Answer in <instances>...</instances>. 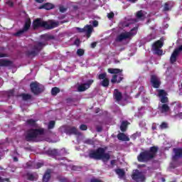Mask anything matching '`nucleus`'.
I'll return each instance as SVG.
<instances>
[{
	"mask_svg": "<svg viewBox=\"0 0 182 182\" xmlns=\"http://www.w3.org/2000/svg\"><path fill=\"white\" fill-rule=\"evenodd\" d=\"M41 39H44L45 41L36 42L32 47V50H28L27 51H26L25 53L27 58H35L36 56H38V55L41 53V51L43 50V48H45V46H47L48 41H50V39H53V37L48 34L41 35Z\"/></svg>",
	"mask_w": 182,
	"mask_h": 182,
	"instance_id": "nucleus-1",
	"label": "nucleus"
},
{
	"mask_svg": "<svg viewBox=\"0 0 182 182\" xmlns=\"http://www.w3.org/2000/svg\"><path fill=\"white\" fill-rule=\"evenodd\" d=\"M159 146H151L149 150H144L137 156V160L139 163H149L157 156Z\"/></svg>",
	"mask_w": 182,
	"mask_h": 182,
	"instance_id": "nucleus-2",
	"label": "nucleus"
},
{
	"mask_svg": "<svg viewBox=\"0 0 182 182\" xmlns=\"http://www.w3.org/2000/svg\"><path fill=\"white\" fill-rule=\"evenodd\" d=\"M58 26H59V21H53L52 20L46 21L39 18L33 21V29L34 30L42 28L43 29L50 31V29L58 28Z\"/></svg>",
	"mask_w": 182,
	"mask_h": 182,
	"instance_id": "nucleus-3",
	"label": "nucleus"
},
{
	"mask_svg": "<svg viewBox=\"0 0 182 182\" xmlns=\"http://www.w3.org/2000/svg\"><path fill=\"white\" fill-rule=\"evenodd\" d=\"M88 156L93 160H102L104 162L110 160V154L106 153V149L102 147L90 151Z\"/></svg>",
	"mask_w": 182,
	"mask_h": 182,
	"instance_id": "nucleus-4",
	"label": "nucleus"
},
{
	"mask_svg": "<svg viewBox=\"0 0 182 182\" xmlns=\"http://www.w3.org/2000/svg\"><path fill=\"white\" fill-rule=\"evenodd\" d=\"M45 134V129L39 128V129H30L27 130L26 134V141H33V142H38V136H43Z\"/></svg>",
	"mask_w": 182,
	"mask_h": 182,
	"instance_id": "nucleus-5",
	"label": "nucleus"
},
{
	"mask_svg": "<svg viewBox=\"0 0 182 182\" xmlns=\"http://www.w3.org/2000/svg\"><path fill=\"white\" fill-rule=\"evenodd\" d=\"M137 29H139V27L136 26L131 29V31L129 32L120 33L117 36L116 41L122 42V41L126 39H130L131 36H134V35L137 33Z\"/></svg>",
	"mask_w": 182,
	"mask_h": 182,
	"instance_id": "nucleus-6",
	"label": "nucleus"
},
{
	"mask_svg": "<svg viewBox=\"0 0 182 182\" xmlns=\"http://www.w3.org/2000/svg\"><path fill=\"white\" fill-rule=\"evenodd\" d=\"M132 178L136 182H146V176L143 172L136 169L132 174Z\"/></svg>",
	"mask_w": 182,
	"mask_h": 182,
	"instance_id": "nucleus-7",
	"label": "nucleus"
},
{
	"mask_svg": "<svg viewBox=\"0 0 182 182\" xmlns=\"http://www.w3.org/2000/svg\"><path fill=\"white\" fill-rule=\"evenodd\" d=\"M31 25H32V21H31V18H27L24 23L23 28L17 31L14 34L15 36H21L23 35L25 32H28V29L31 28Z\"/></svg>",
	"mask_w": 182,
	"mask_h": 182,
	"instance_id": "nucleus-8",
	"label": "nucleus"
},
{
	"mask_svg": "<svg viewBox=\"0 0 182 182\" xmlns=\"http://www.w3.org/2000/svg\"><path fill=\"white\" fill-rule=\"evenodd\" d=\"M30 89L33 95H41L43 92V88L41 87V84L38 82H33L30 84Z\"/></svg>",
	"mask_w": 182,
	"mask_h": 182,
	"instance_id": "nucleus-9",
	"label": "nucleus"
},
{
	"mask_svg": "<svg viewBox=\"0 0 182 182\" xmlns=\"http://www.w3.org/2000/svg\"><path fill=\"white\" fill-rule=\"evenodd\" d=\"M99 80H102L100 83L102 87H109L110 80L107 78V73H103L98 75Z\"/></svg>",
	"mask_w": 182,
	"mask_h": 182,
	"instance_id": "nucleus-10",
	"label": "nucleus"
},
{
	"mask_svg": "<svg viewBox=\"0 0 182 182\" xmlns=\"http://www.w3.org/2000/svg\"><path fill=\"white\" fill-rule=\"evenodd\" d=\"M151 85L154 89H159L160 86H161V81L160 80V78L157 77L156 75H151Z\"/></svg>",
	"mask_w": 182,
	"mask_h": 182,
	"instance_id": "nucleus-11",
	"label": "nucleus"
},
{
	"mask_svg": "<svg viewBox=\"0 0 182 182\" xmlns=\"http://www.w3.org/2000/svg\"><path fill=\"white\" fill-rule=\"evenodd\" d=\"M157 92L161 103H168V97H167L168 94H167V92L164 90H157Z\"/></svg>",
	"mask_w": 182,
	"mask_h": 182,
	"instance_id": "nucleus-12",
	"label": "nucleus"
},
{
	"mask_svg": "<svg viewBox=\"0 0 182 182\" xmlns=\"http://www.w3.org/2000/svg\"><path fill=\"white\" fill-rule=\"evenodd\" d=\"M93 82H95V80H89L87 81V82L79 85L77 87L78 92H85V90H87V89L92 86Z\"/></svg>",
	"mask_w": 182,
	"mask_h": 182,
	"instance_id": "nucleus-13",
	"label": "nucleus"
},
{
	"mask_svg": "<svg viewBox=\"0 0 182 182\" xmlns=\"http://www.w3.org/2000/svg\"><path fill=\"white\" fill-rule=\"evenodd\" d=\"M113 96L116 102H122V100L123 99V94H122V92L117 89L114 90Z\"/></svg>",
	"mask_w": 182,
	"mask_h": 182,
	"instance_id": "nucleus-14",
	"label": "nucleus"
},
{
	"mask_svg": "<svg viewBox=\"0 0 182 182\" xmlns=\"http://www.w3.org/2000/svg\"><path fill=\"white\" fill-rule=\"evenodd\" d=\"M180 55V51L178 50L177 48H176L173 52L172 53L171 58H170V62L171 63H175V62H177V56Z\"/></svg>",
	"mask_w": 182,
	"mask_h": 182,
	"instance_id": "nucleus-15",
	"label": "nucleus"
},
{
	"mask_svg": "<svg viewBox=\"0 0 182 182\" xmlns=\"http://www.w3.org/2000/svg\"><path fill=\"white\" fill-rule=\"evenodd\" d=\"M14 65V62L12 60L1 59L0 60V66L8 68L9 66H12Z\"/></svg>",
	"mask_w": 182,
	"mask_h": 182,
	"instance_id": "nucleus-16",
	"label": "nucleus"
},
{
	"mask_svg": "<svg viewBox=\"0 0 182 182\" xmlns=\"http://www.w3.org/2000/svg\"><path fill=\"white\" fill-rule=\"evenodd\" d=\"M123 79H124V77H123V74H120L118 80L117 75L115 74L112 75V77L111 79V83H112V85H114V83H120L122 80H123Z\"/></svg>",
	"mask_w": 182,
	"mask_h": 182,
	"instance_id": "nucleus-17",
	"label": "nucleus"
},
{
	"mask_svg": "<svg viewBox=\"0 0 182 182\" xmlns=\"http://www.w3.org/2000/svg\"><path fill=\"white\" fill-rule=\"evenodd\" d=\"M117 137L121 141H130V138L123 132H119Z\"/></svg>",
	"mask_w": 182,
	"mask_h": 182,
	"instance_id": "nucleus-18",
	"label": "nucleus"
},
{
	"mask_svg": "<svg viewBox=\"0 0 182 182\" xmlns=\"http://www.w3.org/2000/svg\"><path fill=\"white\" fill-rule=\"evenodd\" d=\"M66 134H69L70 136L72 134H79V131L75 127L67 128L65 130Z\"/></svg>",
	"mask_w": 182,
	"mask_h": 182,
	"instance_id": "nucleus-19",
	"label": "nucleus"
},
{
	"mask_svg": "<svg viewBox=\"0 0 182 182\" xmlns=\"http://www.w3.org/2000/svg\"><path fill=\"white\" fill-rule=\"evenodd\" d=\"M55 8V5L51 3H46L38 7V9H46V11H50V9H53Z\"/></svg>",
	"mask_w": 182,
	"mask_h": 182,
	"instance_id": "nucleus-20",
	"label": "nucleus"
},
{
	"mask_svg": "<svg viewBox=\"0 0 182 182\" xmlns=\"http://www.w3.org/2000/svg\"><path fill=\"white\" fill-rule=\"evenodd\" d=\"M161 113H167L170 112V107L167 104H163L161 107H158Z\"/></svg>",
	"mask_w": 182,
	"mask_h": 182,
	"instance_id": "nucleus-21",
	"label": "nucleus"
},
{
	"mask_svg": "<svg viewBox=\"0 0 182 182\" xmlns=\"http://www.w3.org/2000/svg\"><path fill=\"white\" fill-rule=\"evenodd\" d=\"M48 156H51V157H55L56 156H60L59 151L58 149H49L46 151Z\"/></svg>",
	"mask_w": 182,
	"mask_h": 182,
	"instance_id": "nucleus-22",
	"label": "nucleus"
},
{
	"mask_svg": "<svg viewBox=\"0 0 182 182\" xmlns=\"http://www.w3.org/2000/svg\"><path fill=\"white\" fill-rule=\"evenodd\" d=\"M51 171L50 169L47 170L43 176V182H49V181L50 180V177H51Z\"/></svg>",
	"mask_w": 182,
	"mask_h": 182,
	"instance_id": "nucleus-23",
	"label": "nucleus"
},
{
	"mask_svg": "<svg viewBox=\"0 0 182 182\" xmlns=\"http://www.w3.org/2000/svg\"><path fill=\"white\" fill-rule=\"evenodd\" d=\"M175 156H173V160H176L177 157H182V148L173 149Z\"/></svg>",
	"mask_w": 182,
	"mask_h": 182,
	"instance_id": "nucleus-24",
	"label": "nucleus"
},
{
	"mask_svg": "<svg viewBox=\"0 0 182 182\" xmlns=\"http://www.w3.org/2000/svg\"><path fill=\"white\" fill-rule=\"evenodd\" d=\"M163 48V41L161 40H158L152 45V50L153 49H161Z\"/></svg>",
	"mask_w": 182,
	"mask_h": 182,
	"instance_id": "nucleus-25",
	"label": "nucleus"
},
{
	"mask_svg": "<svg viewBox=\"0 0 182 182\" xmlns=\"http://www.w3.org/2000/svg\"><path fill=\"white\" fill-rule=\"evenodd\" d=\"M115 173L119 176V178H124L126 176V172L122 168L115 169Z\"/></svg>",
	"mask_w": 182,
	"mask_h": 182,
	"instance_id": "nucleus-26",
	"label": "nucleus"
},
{
	"mask_svg": "<svg viewBox=\"0 0 182 182\" xmlns=\"http://www.w3.org/2000/svg\"><path fill=\"white\" fill-rule=\"evenodd\" d=\"M107 72L112 75H117L119 73H122L123 70H120L119 68H108Z\"/></svg>",
	"mask_w": 182,
	"mask_h": 182,
	"instance_id": "nucleus-27",
	"label": "nucleus"
},
{
	"mask_svg": "<svg viewBox=\"0 0 182 182\" xmlns=\"http://www.w3.org/2000/svg\"><path fill=\"white\" fill-rule=\"evenodd\" d=\"M129 125V122L127 121H123L120 126V130L122 132V133H124L126 130H127V126Z\"/></svg>",
	"mask_w": 182,
	"mask_h": 182,
	"instance_id": "nucleus-28",
	"label": "nucleus"
},
{
	"mask_svg": "<svg viewBox=\"0 0 182 182\" xmlns=\"http://www.w3.org/2000/svg\"><path fill=\"white\" fill-rule=\"evenodd\" d=\"M136 19H140V21H144V19L146 18V16H144L143 11L140 10L136 12Z\"/></svg>",
	"mask_w": 182,
	"mask_h": 182,
	"instance_id": "nucleus-29",
	"label": "nucleus"
},
{
	"mask_svg": "<svg viewBox=\"0 0 182 182\" xmlns=\"http://www.w3.org/2000/svg\"><path fill=\"white\" fill-rule=\"evenodd\" d=\"M26 124L28 126H31V127H38V124H36V120L33 119H27Z\"/></svg>",
	"mask_w": 182,
	"mask_h": 182,
	"instance_id": "nucleus-30",
	"label": "nucleus"
},
{
	"mask_svg": "<svg viewBox=\"0 0 182 182\" xmlns=\"http://www.w3.org/2000/svg\"><path fill=\"white\" fill-rule=\"evenodd\" d=\"M87 31L86 32V36L87 38H90V35H92V32H93V27H92L91 25H87Z\"/></svg>",
	"mask_w": 182,
	"mask_h": 182,
	"instance_id": "nucleus-31",
	"label": "nucleus"
},
{
	"mask_svg": "<svg viewBox=\"0 0 182 182\" xmlns=\"http://www.w3.org/2000/svg\"><path fill=\"white\" fill-rule=\"evenodd\" d=\"M20 96L24 101L31 100V99H32V95L30 94L22 93L20 95Z\"/></svg>",
	"mask_w": 182,
	"mask_h": 182,
	"instance_id": "nucleus-32",
	"label": "nucleus"
},
{
	"mask_svg": "<svg viewBox=\"0 0 182 182\" xmlns=\"http://www.w3.org/2000/svg\"><path fill=\"white\" fill-rule=\"evenodd\" d=\"M60 92V89H59V87H54L51 90V95L53 96H56V95H58V93H59Z\"/></svg>",
	"mask_w": 182,
	"mask_h": 182,
	"instance_id": "nucleus-33",
	"label": "nucleus"
},
{
	"mask_svg": "<svg viewBox=\"0 0 182 182\" xmlns=\"http://www.w3.org/2000/svg\"><path fill=\"white\" fill-rule=\"evenodd\" d=\"M26 177H27V180H28L29 181H33V180H35V176L33 175V173H27Z\"/></svg>",
	"mask_w": 182,
	"mask_h": 182,
	"instance_id": "nucleus-34",
	"label": "nucleus"
},
{
	"mask_svg": "<svg viewBox=\"0 0 182 182\" xmlns=\"http://www.w3.org/2000/svg\"><path fill=\"white\" fill-rule=\"evenodd\" d=\"M152 50H154L155 55H158V56H161V55H163V50H161L160 48L153 49Z\"/></svg>",
	"mask_w": 182,
	"mask_h": 182,
	"instance_id": "nucleus-35",
	"label": "nucleus"
},
{
	"mask_svg": "<svg viewBox=\"0 0 182 182\" xmlns=\"http://www.w3.org/2000/svg\"><path fill=\"white\" fill-rule=\"evenodd\" d=\"M77 31L80 33H83V32H86V31H87V25L85 26L83 28H77Z\"/></svg>",
	"mask_w": 182,
	"mask_h": 182,
	"instance_id": "nucleus-36",
	"label": "nucleus"
},
{
	"mask_svg": "<svg viewBox=\"0 0 182 182\" xmlns=\"http://www.w3.org/2000/svg\"><path fill=\"white\" fill-rule=\"evenodd\" d=\"M55 121H50V122L48 123V129H49L50 130L53 129V127H55Z\"/></svg>",
	"mask_w": 182,
	"mask_h": 182,
	"instance_id": "nucleus-37",
	"label": "nucleus"
},
{
	"mask_svg": "<svg viewBox=\"0 0 182 182\" xmlns=\"http://www.w3.org/2000/svg\"><path fill=\"white\" fill-rule=\"evenodd\" d=\"M77 55L78 56H83L85 55V50L80 48L77 50Z\"/></svg>",
	"mask_w": 182,
	"mask_h": 182,
	"instance_id": "nucleus-38",
	"label": "nucleus"
},
{
	"mask_svg": "<svg viewBox=\"0 0 182 182\" xmlns=\"http://www.w3.org/2000/svg\"><path fill=\"white\" fill-rule=\"evenodd\" d=\"M159 127L161 130H164V129H167V127H168V124H167L166 122H162Z\"/></svg>",
	"mask_w": 182,
	"mask_h": 182,
	"instance_id": "nucleus-39",
	"label": "nucleus"
},
{
	"mask_svg": "<svg viewBox=\"0 0 182 182\" xmlns=\"http://www.w3.org/2000/svg\"><path fill=\"white\" fill-rule=\"evenodd\" d=\"M59 11L61 12V14H65L66 11H68V7H65L63 6H60Z\"/></svg>",
	"mask_w": 182,
	"mask_h": 182,
	"instance_id": "nucleus-40",
	"label": "nucleus"
},
{
	"mask_svg": "<svg viewBox=\"0 0 182 182\" xmlns=\"http://www.w3.org/2000/svg\"><path fill=\"white\" fill-rule=\"evenodd\" d=\"M26 166H27V168H30V169L35 168V166H33V163L32 162H27Z\"/></svg>",
	"mask_w": 182,
	"mask_h": 182,
	"instance_id": "nucleus-41",
	"label": "nucleus"
},
{
	"mask_svg": "<svg viewBox=\"0 0 182 182\" xmlns=\"http://www.w3.org/2000/svg\"><path fill=\"white\" fill-rule=\"evenodd\" d=\"M164 11H165V12H167L168 11H170V6L168 5V3H165L164 4Z\"/></svg>",
	"mask_w": 182,
	"mask_h": 182,
	"instance_id": "nucleus-42",
	"label": "nucleus"
},
{
	"mask_svg": "<svg viewBox=\"0 0 182 182\" xmlns=\"http://www.w3.org/2000/svg\"><path fill=\"white\" fill-rule=\"evenodd\" d=\"M95 127L98 133L103 132V127H102V125H97Z\"/></svg>",
	"mask_w": 182,
	"mask_h": 182,
	"instance_id": "nucleus-43",
	"label": "nucleus"
},
{
	"mask_svg": "<svg viewBox=\"0 0 182 182\" xmlns=\"http://www.w3.org/2000/svg\"><path fill=\"white\" fill-rule=\"evenodd\" d=\"M80 129L82 130V131H86L87 130V125L86 124H81L80 126Z\"/></svg>",
	"mask_w": 182,
	"mask_h": 182,
	"instance_id": "nucleus-44",
	"label": "nucleus"
},
{
	"mask_svg": "<svg viewBox=\"0 0 182 182\" xmlns=\"http://www.w3.org/2000/svg\"><path fill=\"white\" fill-rule=\"evenodd\" d=\"M107 18L108 19H113V18H114V13L110 12L107 14Z\"/></svg>",
	"mask_w": 182,
	"mask_h": 182,
	"instance_id": "nucleus-45",
	"label": "nucleus"
},
{
	"mask_svg": "<svg viewBox=\"0 0 182 182\" xmlns=\"http://www.w3.org/2000/svg\"><path fill=\"white\" fill-rule=\"evenodd\" d=\"M6 4L9 5L10 6V8H13V6H14V1H12V0H9V1L6 2Z\"/></svg>",
	"mask_w": 182,
	"mask_h": 182,
	"instance_id": "nucleus-46",
	"label": "nucleus"
},
{
	"mask_svg": "<svg viewBox=\"0 0 182 182\" xmlns=\"http://www.w3.org/2000/svg\"><path fill=\"white\" fill-rule=\"evenodd\" d=\"M5 181H9V178H4L1 176H0V182H5Z\"/></svg>",
	"mask_w": 182,
	"mask_h": 182,
	"instance_id": "nucleus-47",
	"label": "nucleus"
},
{
	"mask_svg": "<svg viewBox=\"0 0 182 182\" xmlns=\"http://www.w3.org/2000/svg\"><path fill=\"white\" fill-rule=\"evenodd\" d=\"M99 26V21H97L96 20L92 21V26L96 27V26Z\"/></svg>",
	"mask_w": 182,
	"mask_h": 182,
	"instance_id": "nucleus-48",
	"label": "nucleus"
},
{
	"mask_svg": "<svg viewBox=\"0 0 182 182\" xmlns=\"http://www.w3.org/2000/svg\"><path fill=\"white\" fill-rule=\"evenodd\" d=\"M42 166H43V164L38 162L36 164V167H35V168H41Z\"/></svg>",
	"mask_w": 182,
	"mask_h": 182,
	"instance_id": "nucleus-49",
	"label": "nucleus"
},
{
	"mask_svg": "<svg viewBox=\"0 0 182 182\" xmlns=\"http://www.w3.org/2000/svg\"><path fill=\"white\" fill-rule=\"evenodd\" d=\"M59 180L61 182H68V178H61Z\"/></svg>",
	"mask_w": 182,
	"mask_h": 182,
	"instance_id": "nucleus-50",
	"label": "nucleus"
},
{
	"mask_svg": "<svg viewBox=\"0 0 182 182\" xmlns=\"http://www.w3.org/2000/svg\"><path fill=\"white\" fill-rule=\"evenodd\" d=\"M97 45V43L93 42V43H91V48H92V49H95V47Z\"/></svg>",
	"mask_w": 182,
	"mask_h": 182,
	"instance_id": "nucleus-51",
	"label": "nucleus"
},
{
	"mask_svg": "<svg viewBox=\"0 0 182 182\" xmlns=\"http://www.w3.org/2000/svg\"><path fill=\"white\" fill-rule=\"evenodd\" d=\"M6 57H8L7 54L0 53V58H6Z\"/></svg>",
	"mask_w": 182,
	"mask_h": 182,
	"instance_id": "nucleus-52",
	"label": "nucleus"
},
{
	"mask_svg": "<svg viewBox=\"0 0 182 182\" xmlns=\"http://www.w3.org/2000/svg\"><path fill=\"white\" fill-rule=\"evenodd\" d=\"M90 182H103V181H100L98 179H91Z\"/></svg>",
	"mask_w": 182,
	"mask_h": 182,
	"instance_id": "nucleus-53",
	"label": "nucleus"
},
{
	"mask_svg": "<svg viewBox=\"0 0 182 182\" xmlns=\"http://www.w3.org/2000/svg\"><path fill=\"white\" fill-rule=\"evenodd\" d=\"M132 139H133L134 140H136V139L137 138V134H134L132 135Z\"/></svg>",
	"mask_w": 182,
	"mask_h": 182,
	"instance_id": "nucleus-54",
	"label": "nucleus"
},
{
	"mask_svg": "<svg viewBox=\"0 0 182 182\" xmlns=\"http://www.w3.org/2000/svg\"><path fill=\"white\" fill-rule=\"evenodd\" d=\"M86 144H92V140L91 139H87L85 140Z\"/></svg>",
	"mask_w": 182,
	"mask_h": 182,
	"instance_id": "nucleus-55",
	"label": "nucleus"
},
{
	"mask_svg": "<svg viewBox=\"0 0 182 182\" xmlns=\"http://www.w3.org/2000/svg\"><path fill=\"white\" fill-rule=\"evenodd\" d=\"M110 164H111V166H114L116 164V160H114V159L112 160Z\"/></svg>",
	"mask_w": 182,
	"mask_h": 182,
	"instance_id": "nucleus-56",
	"label": "nucleus"
},
{
	"mask_svg": "<svg viewBox=\"0 0 182 182\" xmlns=\"http://www.w3.org/2000/svg\"><path fill=\"white\" fill-rule=\"evenodd\" d=\"M65 18H66V15L63 14L59 17V19H65Z\"/></svg>",
	"mask_w": 182,
	"mask_h": 182,
	"instance_id": "nucleus-57",
	"label": "nucleus"
},
{
	"mask_svg": "<svg viewBox=\"0 0 182 182\" xmlns=\"http://www.w3.org/2000/svg\"><path fill=\"white\" fill-rule=\"evenodd\" d=\"M35 1L36 2H38V4H42L45 0H35Z\"/></svg>",
	"mask_w": 182,
	"mask_h": 182,
	"instance_id": "nucleus-58",
	"label": "nucleus"
},
{
	"mask_svg": "<svg viewBox=\"0 0 182 182\" xmlns=\"http://www.w3.org/2000/svg\"><path fill=\"white\" fill-rule=\"evenodd\" d=\"M178 117L179 119H182V112L178 114Z\"/></svg>",
	"mask_w": 182,
	"mask_h": 182,
	"instance_id": "nucleus-59",
	"label": "nucleus"
},
{
	"mask_svg": "<svg viewBox=\"0 0 182 182\" xmlns=\"http://www.w3.org/2000/svg\"><path fill=\"white\" fill-rule=\"evenodd\" d=\"M129 2H132V4H134L137 0H127Z\"/></svg>",
	"mask_w": 182,
	"mask_h": 182,
	"instance_id": "nucleus-60",
	"label": "nucleus"
},
{
	"mask_svg": "<svg viewBox=\"0 0 182 182\" xmlns=\"http://www.w3.org/2000/svg\"><path fill=\"white\" fill-rule=\"evenodd\" d=\"M99 112H100V108H97L95 109V113H99Z\"/></svg>",
	"mask_w": 182,
	"mask_h": 182,
	"instance_id": "nucleus-61",
	"label": "nucleus"
},
{
	"mask_svg": "<svg viewBox=\"0 0 182 182\" xmlns=\"http://www.w3.org/2000/svg\"><path fill=\"white\" fill-rule=\"evenodd\" d=\"M75 45H79V40H75Z\"/></svg>",
	"mask_w": 182,
	"mask_h": 182,
	"instance_id": "nucleus-62",
	"label": "nucleus"
},
{
	"mask_svg": "<svg viewBox=\"0 0 182 182\" xmlns=\"http://www.w3.org/2000/svg\"><path fill=\"white\" fill-rule=\"evenodd\" d=\"M18 157H14V161H18Z\"/></svg>",
	"mask_w": 182,
	"mask_h": 182,
	"instance_id": "nucleus-63",
	"label": "nucleus"
},
{
	"mask_svg": "<svg viewBox=\"0 0 182 182\" xmlns=\"http://www.w3.org/2000/svg\"><path fill=\"white\" fill-rule=\"evenodd\" d=\"M140 167H146V164L139 165Z\"/></svg>",
	"mask_w": 182,
	"mask_h": 182,
	"instance_id": "nucleus-64",
	"label": "nucleus"
}]
</instances>
